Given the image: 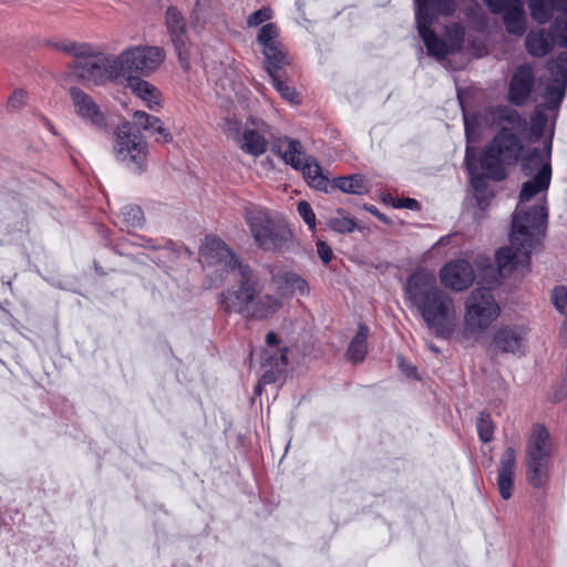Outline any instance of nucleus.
<instances>
[{
	"label": "nucleus",
	"instance_id": "f257e3e1",
	"mask_svg": "<svg viewBox=\"0 0 567 567\" xmlns=\"http://www.w3.org/2000/svg\"><path fill=\"white\" fill-rule=\"evenodd\" d=\"M546 220L547 210L544 205H536L527 210L517 208L512 220L509 246L496 251L497 268L488 266L484 269V279L487 280L488 287L472 290L465 300L466 333H482L497 319L501 308L492 293V288L519 267L529 270L530 255Z\"/></svg>",
	"mask_w": 567,
	"mask_h": 567
},
{
	"label": "nucleus",
	"instance_id": "f03ea898",
	"mask_svg": "<svg viewBox=\"0 0 567 567\" xmlns=\"http://www.w3.org/2000/svg\"><path fill=\"white\" fill-rule=\"evenodd\" d=\"M404 296L437 338H450L455 315L454 301L437 286L434 274L425 270L411 274L404 286Z\"/></svg>",
	"mask_w": 567,
	"mask_h": 567
},
{
	"label": "nucleus",
	"instance_id": "7ed1b4c3",
	"mask_svg": "<svg viewBox=\"0 0 567 567\" xmlns=\"http://www.w3.org/2000/svg\"><path fill=\"white\" fill-rule=\"evenodd\" d=\"M202 256L210 265H223L227 270L237 272L239 287L221 293V308L227 313L248 316L251 302L257 298L264 286L259 276L244 264L233 250L217 237H206Z\"/></svg>",
	"mask_w": 567,
	"mask_h": 567
},
{
	"label": "nucleus",
	"instance_id": "20e7f679",
	"mask_svg": "<svg viewBox=\"0 0 567 567\" xmlns=\"http://www.w3.org/2000/svg\"><path fill=\"white\" fill-rule=\"evenodd\" d=\"M522 148V141L517 134L508 127H502L481 154L482 171L480 172L476 165V154L473 148L467 146L464 162L473 187L476 190H483L486 186V178L503 181L506 176L504 165L516 163Z\"/></svg>",
	"mask_w": 567,
	"mask_h": 567
},
{
	"label": "nucleus",
	"instance_id": "39448f33",
	"mask_svg": "<svg viewBox=\"0 0 567 567\" xmlns=\"http://www.w3.org/2000/svg\"><path fill=\"white\" fill-rule=\"evenodd\" d=\"M244 218L256 245L262 250L278 251L292 236L286 224L274 219L264 208L246 207Z\"/></svg>",
	"mask_w": 567,
	"mask_h": 567
},
{
	"label": "nucleus",
	"instance_id": "423d86ee",
	"mask_svg": "<svg viewBox=\"0 0 567 567\" xmlns=\"http://www.w3.org/2000/svg\"><path fill=\"white\" fill-rule=\"evenodd\" d=\"M271 151L286 164L300 169L308 184L319 190H326L329 179L322 174V168L312 157H305L300 141L288 136H279L271 141Z\"/></svg>",
	"mask_w": 567,
	"mask_h": 567
},
{
	"label": "nucleus",
	"instance_id": "0eeeda50",
	"mask_svg": "<svg viewBox=\"0 0 567 567\" xmlns=\"http://www.w3.org/2000/svg\"><path fill=\"white\" fill-rule=\"evenodd\" d=\"M113 151L117 162L142 173L146 169L148 144L132 122L121 123L114 132Z\"/></svg>",
	"mask_w": 567,
	"mask_h": 567
},
{
	"label": "nucleus",
	"instance_id": "6e6552de",
	"mask_svg": "<svg viewBox=\"0 0 567 567\" xmlns=\"http://www.w3.org/2000/svg\"><path fill=\"white\" fill-rule=\"evenodd\" d=\"M165 53L158 47H131L114 55L113 72L120 78L148 76L164 61Z\"/></svg>",
	"mask_w": 567,
	"mask_h": 567
},
{
	"label": "nucleus",
	"instance_id": "1a4fd4ad",
	"mask_svg": "<svg viewBox=\"0 0 567 567\" xmlns=\"http://www.w3.org/2000/svg\"><path fill=\"white\" fill-rule=\"evenodd\" d=\"M419 34L426 47L427 54L441 61L462 49L465 32L458 24L446 25L444 39H441L431 28L422 25Z\"/></svg>",
	"mask_w": 567,
	"mask_h": 567
},
{
	"label": "nucleus",
	"instance_id": "9d476101",
	"mask_svg": "<svg viewBox=\"0 0 567 567\" xmlns=\"http://www.w3.org/2000/svg\"><path fill=\"white\" fill-rule=\"evenodd\" d=\"M114 55L110 56H92V50L74 61V75L93 82L94 84L104 83L107 80H118V74L113 72L115 63Z\"/></svg>",
	"mask_w": 567,
	"mask_h": 567
},
{
	"label": "nucleus",
	"instance_id": "9b49d317",
	"mask_svg": "<svg viewBox=\"0 0 567 567\" xmlns=\"http://www.w3.org/2000/svg\"><path fill=\"white\" fill-rule=\"evenodd\" d=\"M550 73V81L545 89V102L548 110L559 107L566 93L567 86V51L559 53L547 63Z\"/></svg>",
	"mask_w": 567,
	"mask_h": 567
},
{
	"label": "nucleus",
	"instance_id": "f8f14e48",
	"mask_svg": "<svg viewBox=\"0 0 567 567\" xmlns=\"http://www.w3.org/2000/svg\"><path fill=\"white\" fill-rule=\"evenodd\" d=\"M494 14L503 13L506 31L520 37L526 31L524 0H483Z\"/></svg>",
	"mask_w": 567,
	"mask_h": 567
},
{
	"label": "nucleus",
	"instance_id": "ddd939ff",
	"mask_svg": "<svg viewBox=\"0 0 567 567\" xmlns=\"http://www.w3.org/2000/svg\"><path fill=\"white\" fill-rule=\"evenodd\" d=\"M527 337L528 328L525 324H503L495 331L492 346L501 353L523 355L526 348Z\"/></svg>",
	"mask_w": 567,
	"mask_h": 567
},
{
	"label": "nucleus",
	"instance_id": "4468645a",
	"mask_svg": "<svg viewBox=\"0 0 567 567\" xmlns=\"http://www.w3.org/2000/svg\"><path fill=\"white\" fill-rule=\"evenodd\" d=\"M441 282L454 291L466 290L475 280L474 268L465 259L447 262L440 271Z\"/></svg>",
	"mask_w": 567,
	"mask_h": 567
},
{
	"label": "nucleus",
	"instance_id": "2eb2a0df",
	"mask_svg": "<svg viewBox=\"0 0 567 567\" xmlns=\"http://www.w3.org/2000/svg\"><path fill=\"white\" fill-rule=\"evenodd\" d=\"M166 25L171 33L172 42L177 52L178 61L184 69L189 66V43L186 34V23L176 8L166 11Z\"/></svg>",
	"mask_w": 567,
	"mask_h": 567
},
{
	"label": "nucleus",
	"instance_id": "dca6fc26",
	"mask_svg": "<svg viewBox=\"0 0 567 567\" xmlns=\"http://www.w3.org/2000/svg\"><path fill=\"white\" fill-rule=\"evenodd\" d=\"M416 6L415 22L417 31L421 27L431 28L440 16H452L456 10L455 0H419Z\"/></svg>",
	"mask_w": 567,
	"mask_h": 567
},
{
	"label": "nucleus",
	"instance_id": "f3484780",
	"mask_svg": "<svg viewBox=\"0 0 567 567\" xmlns=\"http://www.w3.org/2000/svg\"><path fill=\"white\" fill-rule=\"evenodd\" d=\"M70 96L73 102L75 113L84 122L100 130L106 126L104 114L89 94L76 86H72L70 89Z\"/></svg>",
	"mask_w": 567,
	"mask_h": 567
},
{
	"label": "nucleus",
	"instance_id": "a211bd4d",
	"mask_svg": "<svg viewBox=\"0 0 567 567\" xmlns=\"http://www.w3.org/2000/svg\"><path fill=\"white\" fill-rule=\"evenodd\" d=\"M535 85V75L529 64L519 65L514 72L509 87L508 101L517 106L525 105Z\"/></svg>",
	"mask_w": 567,
	"mask_h": 567
},
{
	"label": "nucleus",
	"instance_id": "6ab92c4d",
	"mask_svg": "<svg viewBox=\"0 0 567 567\" xmlns=\"http://www.w3.org/2000/svg\"><path fill=\"white\" fill-rule=\"evenodd\" d=\"M515 471L516 450L512 446H507L501 456L497 475L498 491L504 499L512 497Z\"/></svg>",
	"mask_w": 567,
	"mask_h": 567
},
{
	"label": "nucleus",
	"instance_id": "aec40b11",
	"mask_svg": "<svg viewBox=\"0 0 567 567\" xmlns=\"http://www.w3.org/2000/svg\"><path fill=\"white\" fill-rule=\"evenodd\" d=\"M550 155L551 140L546 144L544 152L539 148H534L523 158V173L532 178L534 176H540L542 174H547V176L551 177Z\"/></svg>",
	"mask_w": 567,
	"mask_h": 567
},
{
	"label": "nucleus",
	"instance_id": "412c9836",
	"mask_svg": "<svg viewBox=\"0 0 567 567\" xmlns=\"http://www.w3.org/2000/svg\"><path fill=\"white\" fill-rule=\"evenodd\" d=\"M551 451L550 434L542 424H535L526 445V458H549Z\"/></svg>",
	"mask_w": 567,
	"mask_h": 567
},
{
	"label": "nucleus",
	"instance_id": "4be33fe9",
	"mask_svg": "<svg viewBox=\"0 0 567 567\" xmlns=\"http://www.w3.org/2000/svg\"><path fill=\"white\" fill-rule=\"evenodd\" d=\"M555 43L557 44V41L551 28L549 30H532L525 39V45L528 53L535 58H543L547 55L553 50Z\"/></svg>",
	"mask_w": 567,
	"mask_h": 567
},
{
	"label": "nucleus",
	"instance_id": "5701e85b",
	"mask_svg": "<svg viewBox=\"0 0 567 567\" xmlns=\"http://www.w3.org/2000/svg\"><path fill=\"white\" fill-rule=\"evenodd\" d=\"M126 81V87L143 100L150 110L154 111L161 106V92L155 85L141 76H130Z\"/></svg>",
	"mask_w": 567,
	"mask_h": 567
},
{
	"label": "nucleus",
	"instance_id": "b1692460",
	"mask_svg": "<svg viewBox=\"0 0 567 567\" xmlns=\"http://www.w3.org/2000/svg\"><path fill=\"white\" fill-rule=\"evenodd\" d=\"M280 307L281 302L276 297L270 295L258 296L251 302L247 318L261 320L277 312Z\"/></svg>",
	"mask_w": 567,
	"mask_h": 567
},
{
	"label": "nucleus",
	"instance_id": "393cba45",
	"mask_svg": "<svg viewBox=\"0 0 567 567\" xmlns=\"http://www.w3.org/2000/svg\"><path fill=\"white\" fill-rule=\"evenodd\" d=\"M265 55L266 70L269 75L284 72L282 68L288 64V56L280 43L262 48Z\"/></svg>",
	"mask_w": 567,
	"mask_h": 567
},
{
	"label": "nucleus",
	"instance_id": "a878e982",
	"mask_svg": "<svg viewBox=\"0 0 567 567\" xmlns=\"http://www.w3.org/2000/svg\"><path fill=\"white\" fill-rule=\"evenodd\" d=\"M528 482L536 488L548 481L549 458H526Z\"/></svg>",
	"mask_w": 567,
	"mask_h": 567
},
{
	"label": "nucleus",
	"instance_id": "bb28decb",
	"mask_svg": "<svg viewBox=\"0 0 567 567\" xmlns=\"http://www.w3.org/2000/svg\"><path fill=\"white\" fill-rule=\"evenodd\" d=\"M240 148L257 157L266 152L267 141L258 130L246 128L243 133Z\"/></svg>",
	"mask_w": 567,
	"mask_h": 567
},
{
	"label": "nucleus",
	"instance_id": "cd10ccee",
	"mask_svg": "<svg viewBox=\"0 0 567 567\" xmlns=\"http://www.w3.org/2000/svg\"><path fill=\"white\" fill-rule=\"evenodd\" d=\"M369 336V328L360 324L357 334L351 340L348 348V357L353 362L363 361L367 354V339Z\"/></svg>",
	"mask_w": 567,
	"mask_h": 567
},
{
	"label": "nucleus",
	"instance_id": "c85d7f7f",
	"mask_svg": "<svg viewBox=\"0 0 567 567\" xmlns=\"http://www.w3.org/2000/svg\"><path fill=\"white\" fill-rule=\"evenodd\" d=\"M550 178L547 174H542L525 182L519 194L520 202H528L540 192L546 190L549 187Z\"/></svg>",
	"mask_w": 567,
	"mask_h": 567
},
{
	"label": "nucleus",
	"instance_id": "c756f323",
	"mask_svg": "<svg viewBox=\"0 0 567 567\" xmlns=\"http://www.w3.org/2000/svg\"><path fill=\"white\" fill-rule=\"evenodd\" d=\"M528 7L532 18L540 24L550 20L554 10H561L551 0H528Z\"/></svg>",
	"mask_w": 567,
	"mask_h": 567
},
{
	"label": "nucleus",
	"instance_id": "7c9ffc66",
	"mask_svg": "<svg viewBox=\"0 0 567 567\" xmlns=\"http://www.w3.org/2000/svg\"><path fill=\"white\" fill-rule=\"evenodd\" d=\"M334 186L343 193L361 195L368 192L367 183L362 175H350L334 179Z\"/></svg>",
	"mask_w": 567,
	"mask_h": 567
},
{
	"label": "nucleus",
	"instance_id": "2f4dec72",
	"mask_svg": "<svg viewBox=\"0 0 567 567\" xmlns=\"http://www.w3.org/2000/svg\"><path fill=\"white\" fill-rule=\"evenodd\" d=\"M496 120L499 123H507L513 130H526L527 122L526 120L518 113V111L509 107V106H498L494 112Z\"/></svg>",
	"mask_w": 567,
	"mask_h": 567
},
{
	"label": "nucleus",
	"instance_id": "473e14b6",
	"mask_svg": "<svg viewBox=\"0 0 567 567\" xmlns=\"http://www.w3.org/2000/svg\"><path fill=\"white\" fill-rule=\"evenodd\" d=\"M328 226L336 233L348 234L355 229L357 223L353 218L346 216L343 209H338L336 216L329 218Z\"/></svg>",
	"mask_w": 567,
	"mask_h": 567
},
{
	"label": "nucleus",
	"instance_id": "72a5a7b5",
	"mask_svg": "<svg viewBox=\"0 0 567 567\" xmlns=\"http://www.w3.org/2000/svg\"><path fill=\"white\" fill-rule=\"evenodd\" d=\"M271 79V83L276 91L287 101L292 103L299 102V95L296 90L288 85L285 79V71L280 73H275L269 75Z\"/></svg>",
	"mask_w": 567,
	"mask_h": 567
},
{
	"label": "nucleus",
	"instance_id": "f704fd0d",
	"mask_svg": "<svg viewBox=\"0 0 567 567\" xmlns=\"http://www.w3.org/2000/svg\"><path fill=\"white\" fill-rule=\"evenodd\" d=\"M476 430L480 440L483 443H488L494 436V422L489 413L481 411L476 419Z\"/></svg>",
	"mask_w": 567,
	"mask_h": 567
},
{
	"label": "nucleus",
	"instance_id": "c9c22d12",
	"mask_svg": "<svg viewBox=\"0 0 567 567\" xmlns=\"http://www.w3.org/2000/svg\"><path fill=\"white\" fill-rule=\"evenodd\" d=\"M121 216L127 227H141L144 221V214L137 205H126L121 209Z\"/></svg>",
	"mask_w": 567,
	"mask_h": 567
},
{
	"label": "nucleus",
	"instance_id": "e433bc0d",
	"mask_svg": "<svg viewBox=\"0 0 567 567\" xmlns=\"http://www.w3.org/2000/svg\"><path fill=\"white\" fill-rule=\"evenodd\" d=\"M281 282L291 291H298L300 295L306 296L309 293V285L296 272H285L281 276Z\"/></svg>",
	"mask_w": 567,
	"mask_h": 567
},
{
	"label": "nucleus",
	"instance_id": "4c0bfd02",
	"mask_svg": "<svg viewBox=\"0 0 567 567\" xmlns=\"http://www.w3.org/2000/svg\"><path fill=\"white\" fill-rule=\"evenodd\" d=\"M561 16H558L551 24V31L555 35L557 44L561 48H567V11L560 10Z\"/></svg>",
	"mask_w": 567,
	"mask_h": 567
},
{
	"label": "nucleus",
	"instance_id": "58836bf2",
	"mask_svg": "<svg viewBox=\"0 0 567 567\" xmlns=\"http://www.w3.org/2000/svg\"><path fill=\"white\" fill-rule=\"evenodd\" d=\"M53 47L60 51L74 55L76 60L82 55H86L91 51V47L89 44L72 41L56 42Z\"/></svg>",
	"mask_w": 567,
	"mask_h": 567
},
{
	"label": "nucleus",
	"instance_id": "ea45409f",
	"mask_svg": "<svg viewBox=\"0 0 567 567\" xmlns=\"http://www.w3.org/2000/svg\"><path fill=\"white\" fill-rule=\"evenodd\" d=\"M286 352L287 349H285L280 354H271L268 350H266L261 358L262 367H269L270 369H275L276 371L281 372L288 363Z\"/></svg>",
	"mask_w": 567,
	"mask_h": 567
},
{
	"label": "nucleus",
	"instance_id": "a19ab883",
	"mask_svg": "<svg viewBox=\"0 0 567 567\" xmlns=\"http://www.w3.org/2000/svg\"><path fill=\"white\" fill-rule=\"evenodd\" d=\"M278 28L274 23L264 24L258 33L257 41L261 48L279 43L278 40Z\"/></svg>",
	"mask_w": 567,
	"mask_h": 567
},
{
	"label": "nucleus",
	"instance_id": "79ce46f5",
	"mask_svg": "<svg viewBox=\"0 0 567 567\" xmlns=\"http://www.w3.org/2000/svg\"><path fill=\"white\" fill-rule=\"evenodd\" d=\"M546 125H547V117H546V115L543 114V113H539V112L535 113L532 116V123H530L532 135L536 140L542 138L544 136Z\"/></svg>",
	"mask_w": 567,
	"mask_h": 567
},
{
	"label": "nucleus",
	"instance_id": "37998d69",
	"mask_svg": "<svg viewBox=\"0 0 567 567\" xmlns=\"http://www.w3.org/2000/svg\"><path fill=\"white\" fill-rule=\"evenodd\" d=\"M297 210L309 228L313 229L316 226V215L311 205L308 202L301 200L297 205Z\"/></svg>",
	"mask_w": 567,
	"mask_h": 567
},
{
	"label": "nucleus",
	"instance_id": "c03bdc74",
	"mask_svg": "<svg viewBox=\"0 0 567 567\" xmlns=\"http://www.w3.org/2000/svg\"><path fill=\"white\" fill-rule=\"evenodd\" d=\"M133 118H134V123L133 124L135 125V127L140 126L144 131H150V125L152 123H157L158 122V117H156L154 115H151V114H147L144 111H135L133 113Z\"/></svg>",
	"mask_w": 567,
	"mask_h": 567
},
{
	"label": "nucleus",
	"instance_id": "a18cd8bd",
	"mask_svg": "<svg viewBox=\"0 0 567 567\" xmlns=\"http://www.w3.org/2000/svg\"><path fill=\"white\" fill-rule=\"evenodd\" d=\"M271 18V10L268 8H261L252 12L247 20L249 27H257Z\"/></svg>",
	"mask_w": 567,
	"mask_h": 567
},
{
	"label": "nucleus",
	"instance_id": "49530a36",
	"mask_svg": "<svg viewBox=\"0 0 567 567\" xmlns=\"http://www.w3.org/2000/svg\"><path fill=\"white\" fill-rule=\"evenodd\" d=\"M25 104V92L23 90H16L8 100V109L17 111Z\"/></svg>",
	"mask_w": 567,
	"mask_h": 567
},
{
	"label": "nucleus",
	"instance_id": "de8ad7c7",
	"mask_svg": "<svg viewBox=\"0 0 567 567\" xmlns=\"http://www.w3.org/2000/svg\"><path fill=\"white\" fill-rule=\"evenodd\" d=\"M317 252L323 264L331 261L333 256L331 247L322 240H318L317 243Z\"/></svg>",
	"mask_w": 567,
	"mask_h": 567
},
{
	"label": "nucleus",
	"instance_id": "09e8293b",
	"mask_svg": "<svg viewBox=\"0 0 567 567\" xmlns=\"http://www.w3.org/2000/svg\"><path fill=\"white\" fill-rule=\"evenodd\" d=\"M394 207L417 210V209H420V204L414 198H402V199L398 200V203L394 205Z\"/></svg>",
	"mask_w": 567,
	"mask_h": 567
},
{
	"label": "nucleus",
	"instance_id": "8fccbe9b",
	"mask_svg": "<svg viewBox=\"0 0 567 567\" xmlns=\"http://www.w3.org/2000/svg\"><path fill=\"white\" fill-rule=\"evenodd\" d=\"M154 133L158 135V137H156L157 142L167 143L172 141V134L164 126L163 122L154 130Z\"/></svg>",
	"mask_w": 567,
	"mask_h": 567
},
{
	"label": "nucleus",
	"instance_id": "3c124183",
	"mask_svg": "<svg viewBox=\"0 0 567 567\" xmlns=\"http://www.w3.org/2000/svg\"><path fill=\"white\" fill-rule=\"evenodd\" d=\"M225 123L229 133L238 134L240 130V121L236 117H226Z\"/></svg>",
	"mask_w": 567,
	"mask_h": 567
},
{
	"label": "nucleus",
	"instance_id": "603ef678",
	"mask_svg": "<svg viewBox=\"0 0 567 567\" xmlns=\"http://www.w3.org/2000/svg\"><path fill=\"white\" fill-rule=\"evenodd\" d=\"M399 360V364H400V368L401 370L408 375V377H412L415 372V368L409 363H405V361L403 360V358L399 357L398 358Z\"/></svg>",
	"mask_w": 567,
	"mask_h": 567
},
{
	"label": "nucleus",
	"instance_id": "864d4df0",
	"mask_svg": "<svg viewBox=\"0 0 567 567\" xmlns=\"http://www.w3.org/2000/svg\"><path fill=\"white\" fill-rule=\"evenodd\" d=\"M364 208L371 213L372 215L377 216L380 220L388 223V218L384 214L380 213L379 209L373 205H365Z\"/></svg>",
	"mask_w": 567,
	"mask_h": 567
},
{
	"label": "nucleus",
	"instance_id": "5fc2aeb1",
	"mask_svg": "<svg viewBox=\"0 0 567 567\" xmlns=\"http://www.w3.org/2000/svg\"><path fill=\"white\" fill-rule=\"evenodd\" d=\"M266 342L269 347H276L278 344V338L275 332H269L266 337Z\"/></svg>",
	"mask_w": 567,
	"mask_h": 567
},
{
	"label": "nucleus",
	"instance_id": "6e6d98bb",
	"mask_svg": "<svg viewBox=\"0 0 567 567\" xmlns=\"http://www.w3.org/2000/svg\"><path fill=\"white\" fill-rule=\"evenodd\" d=\"M261 381H262L264 383H271V382H274V381H275V373H274L271 370H267V371L264 373V375H262V378H261Z\"/></svg>",
	"mask_w": 567,
	"mask_h": 567
},
{
	"label": "nucleus",
	"instance_id": "4d7b16f0",
	"mask_svg": "<svg viewBox=\"0 0 567 567\" xmlns=\"http://www.w3.org/2000/svg\"><path fill=\"white\" fill-rule=\"evenodd\" d=\"M554 6H557L564 11H567V0H551Z\"/></svg>",
	"mask_w": 567,
	"mask_h": 567
},
{
	"label": "nucleus",
	"instance_id": "13d9d810",
	"mask_svg": "<svg viewBox=\"0 0 567 567\" xmlns=\"http://www.w3.org/2000/svg\"><path fill=\"white\" fill-rule=\"evenodd\" d=\"M161 123H162V121H161L159 118H158V122H157V123H152V124L150 125V131H153V132H154V130H155L158 125H161Z\"/></svg>",
	"mask_w": 567,
	"mask_h": 567
},
{
	"label": "nucleus",
	"instance_id": "bf43d9fd",
	"mask_svg": "<svg viewBox=\"0 0 567 567\" xmlns=\"http://www.w3.org/2000/svg\"><path fill=\"white\" fill-rule=\"evenodd\" d=\"M465 131H466V136L468 137L470 136V130H468V126H467L466 122H465Z\"/></svg>",
	"mask_w": 567,
	"mask_h": 567
},
{
	"label": "nucleus",
	"instance_id": "052dcab7",
	"mask_svg": "<svg viewBox=\"0 0 567 567\" xmlns=\"http://www.w3.org/2000/svg\"><path fill=\"white\" fill-rule=\"evenodd\" d=\"M430 348H431V350H432V351H434V352H437V351H439V349H437L436 347H434V346H431Z\"/></svg>",
	"mask_w": 567,
	"mask_h": 567
}]
</instances>
